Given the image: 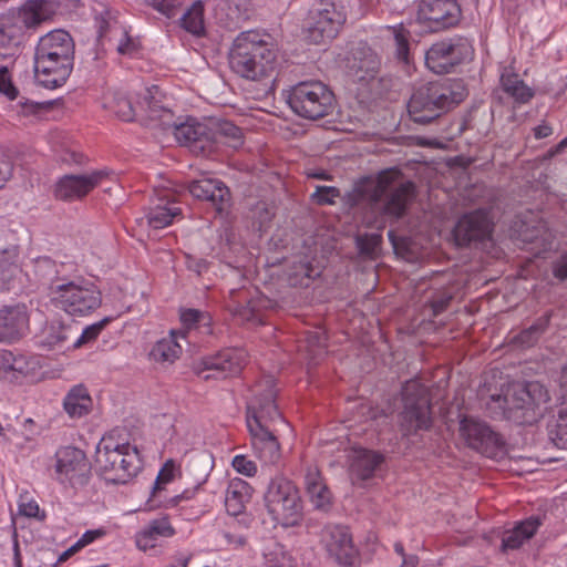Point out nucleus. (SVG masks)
<instances>
[{
  "label": "nucleus",
  "mask_w": 567,
  "mask_h": 567,
  "mask_svg": "<svg viewBox=\"0 0 567 567\" xmlns=\"http://www.w3.org/2000/svg\"><path fill=\"white\" fill-rule=\"evenodd\" d=\"M346 21V14L332 0H317L309 9L305 23V38L312 44L333 39Z\"/></svg>",
  "instance_id": "obj_12"
},
{
  "label": "nucleus",
  "mask_w": 567,
  "mask_h": 567,
  "mask_svg": "<svg viewBox=\"0 0 567 567\" xmlns=\"http://www.w3.org/2000/svg\"><path fill=\"white\" fill-rule=\"evenodd\" d=\"M219 535L221 538V544L234 549L241 548L247 544V538L245 535L233 532L230 529L221 530Z\"/></svg>",
  "instance_id": "obj_56"
},
{
  "label": "nucleus",
  "mask_w": 567,
  "mask_h": 567,
  "mask_svg": "<svg viewBox=\"0 0 567 567\" xmlns=\"http://www.w3.org/2000/svg\"><path fill=\"white\" fill-rule=\"evenodd\" d=\"M343 195L338 187L334 186H316L315 192L310 195V199L312 203L324 206V205H333L336 204L337 198H341L343 202Z\"/></svg>",
  "instance_id": "obj_48"
},
{
  "label": "nucleus",
  "mask_w": 567,
  "mask_h": 567,
  "mask_svg": "<svg viewBox=\"0 0 567 567\" xmlns=\"http://www.w3.org/2000/svg\"><path fill=\"white\" fill-rule=\"evenodd\" d=\"M181 27L187 32L199 37L204 33V6L200 0L194 1L179 19Z\"/></svg>",
  "instance_id": "obj_41"
},
{
  "label": "nucleus",
  "mask_w": 567,
  "mask_h": 567,
  "mask_svg": "<svg viewBox=\"0 0 567 567\" xmlns=\"http://www.w3.org/2000/svg\"><path fill=\"white\" fill-rule=\"evenodd\" d=\"M121 38L117 41L116 50L120 54L132 55L137 51V43L128 35L127 31L120 29Z\"/></svg>",
  "instance_id": "obj_57"
},
{
  "label": "nucleus",
  "mask_w": 567,
  "mask_h": 567,
  "mask_svg": "<svg viewBox=\"0 0 567 567\" xmlns=\"http://www.w3.org/2000/svg\"><path fill=\"white\" fill-rule=\"evenodd\" d=\"M246 360V353L240 349H225L215 355L207 357L203 360V369L198 370L197 373L202 375L204 380L210 378H227L230 375L238 374Z\"/></svg>",
  "instance_id": "obj_20"
},
{
  "label": "nucleus",
  "mask_w": 567,
  "mask_h": 567,
  "mask_svg": "<svg viewBox=\"0 0 567 567\" xmlns=\"http://www.w3.org/2000/svg\"><path fill=\"white\" fill-rule=\"evenodd\" d=\"M466 95L460 80L429 82L414 90L408 102V112L413 122L429 124L458 105Z\"/></svg>",
  "instance_id": "obj_5"
},
{
  "label": "nucleus",
  "mask_w": 567,
  "mask_h": 567,
  "mask_svg": "<svg viewBox=\"0 0 567 567\" xmlns=\"http://www.w3.org/2000/svg\"><path fill=\"white\" fill-rule=\"evenodd\" d=\"M55 456V472L61 482L76 485L84 484L87 481L89 464L82 450L64 446L56 452Z\"/></svg>",
  "instance_id": "obj_19"
},
{
  "label": "nucleus",
  "mask_w": 567,
  "mask_h": 567,
  "mask_svg": "<svg viewBox=\"0 0 567 567\" xmlns=\"http://www.w3.org/2000/svg\"><path fill=\"white\" fill-rule=\"evenodd\" d=\"M110 321L111 319L106 317L93 324L87 326L82 331V333L72 342V349H79L94 341Z\"/></svg>",
  "instance_id": "obj_49"
},
{
  "label": "nucleus",
  "mask_w": 567,
  "mask_h": 567,
  "mask_svg": "<svg viewBox=\"0 0 567 567\" xmlns=\"http://www.w3.org/2000/svg\"><path fill=\"white\" fill-rule=\"evenodd\" d=\"M452 298H453V296L449 291H441V292L435 293V296H433L432 299L430 300V306H431L433 316L436 317L440 313H442L450 305Z\"/></svg>",
  "instance_id": "obj_58"
},
{
  "label": "nucleus",
  "mask_w": 567,
  "mask_h": 567,
  "mask_svg": "<svg viewBox=\"0 0 567 567\" xmlns=\"http://www.w3.org/2000/svg\"><path fill=\"white\" fill-rule=\"evenodd\" d=\"M553 274L559 280L567 279V251L554 264Z\"/></svg>",
  "instance_id": "obj_60"
},
{
  "label": "nucleus",
  "mask_w": 567,
  "mask_h": 567,
  "mask_svg": "<svg viewBox=\"0 0 567 567\" xmlns=\"http://www.w3.org/2000/svg\"><path fill=\"white\" fill-rule=\"evenodd\" d=\"M383 461V455L378 452L369 450H360L355 452L350 465V475L353 482L371 478Z\"/></svg>",
  "instance_id": "obj_33"
},
{
  "label": "nucleus",
  "mask_w": 567,
  "mask_h": 567,
  "mask_svg": "<svg viewBox=\"0 0 567 567\" xmlns=\"http://www.w3.org/2000/svg\"><path fill=\"white\" fill-rule=\"evenodd\" d=\"M307 342L311 348L323 349L327 346V338L323 332H309L307 336Z\"/></svg>",
  "instance_id": "obj_62"
},
{
  "label": "nucleus",
  "mask_w": 567,
  "mask_h": 567,
  "mask_svg": "<svg viewBox=\"0 0 567 567\" xmlns=\"http://www.w3.org/2000/svg\"><path fill=\"white\" fill-rule=\"evenodd\" d=\"M181 320L185 327L193 328L200 323L207 324L209 318L199 310L185 309L181 313Z\"/></svg>",
  "instance_id": "obj_54"
},
{
  "label": "nucleus",
  "mask_w": 567,
  "mask_h": 567,
  "mask_svg": "<svg viewBox=\"0 0 567 567\" xmlns=\"http://www.w3.org/2000/svg\"><path fill=\"white\" fill-rule=\"evenodd\" d=\"M324 546L328 554L341 566H353L358 559V550L351 534L344 526H332L324 533Z\"/></svg>",
  "instance_id": "obj_21"
},
{
  "label": "nucleus",
  "mask_w": 567,
  "mask_h": 567,
  "mask_svg": "<svg viewBox=\"0 0 567 567\" xmlns=\"http://www.w3.org/2000/svg\"><path fill=\"white\" fill-rule=\"evenodd\" d=\"M461 17L456 0H420L416 21L430 32H441L457 25Z\"/></svg>",
  "instance_id": "obj_14"
},
{
  "label": "nucleus",
  "mask_w": 567,
  "mask_h": 567,
  "mask_svg": "<svg viewBox=\"0 0 567 567\" xmlns=\"http://www.w3.org/2000/svg\"><path fill=\"white\" fill-rule=\"evenodd\" d=\"M514 236L523 244L533 245L537 255L550 250L554 243V234L542 219L520 220L514 227Z\"/></svg>",
  "instance_id": "obj_27"
},
{
  "label": "nucleus",
  "mask_w": 567,
  "mask_h": 567,
  "mask_svg": "<svg viewBox=\"0 0 567 567\" xmlns=\"http://www.w3.org/2000/svg\"><path fill=\"white\" fill-rule=\"evenodd\" d=\"M267 38L255 30L239 33L228 54L231 71L250 81L271 76L276 69L277 53Z\"/></svg>",
  "instance_id": "obj_4"
},
{
  "label": "nucleus",
  "mask_w": 567,
  "mask_h": 567,
  "mask_svg": "<svg viewBox=\"0 0 567 567\" xmlns=\"http://www.w3.org/2000/svg\"><path fill=\"white\" fill-rule=\"evenodd\" d=\"M255 13L254 0H219L215 8L217 22L231 31L240 29Z\"/></svg>",
  "instance_id": "obj_23"
},
{
  "label": "nucleus",
  "mask_w": 567,
  "mask_h": 567,
  "mask_svg": "<svg viewBox=\"0 0 567 567\" xmlns=\"http://www.w3.org/2000/svg\"><path fill=\"white\" fill-rule=\"evenodd\" d=\"M277 390L270 377L258 382L247 404L246 423L255 455L265 464H276L281 456L280 444L270 425L284 422L276 404Z\"/></svg>",
  "instance_id": "obj_2"
},
{
  "label": "nucleus",
  "mask_w": 567,
  "mask_h": 567,
  "mask_svg": "<svg viewBox=\"0 0 567 567\" xmlns=\"http://www.w3.org/2000/svg\"><path fill=\"white\" fill-rule=\"evenodd\" d=\"M186 0H153V7L167 18L175 17Z\"/></svg>",
  "instance_id": "obj_53"
},
{
  "label": "nucleus",
  "mask_w": 567,
  "mask_h": 567,
  "mask_svg": "<svg viewBox=\"0 0 567 567\" xmlns=\"http://www.w3.org/2000/svg\"><path fill=\"white\" fill-rule=\"evenodd\" d=\"M28 330L29 315L24 305L3 306L0 309V342H16Z\"/></svg>",
  "instance_id": "obj_24"
},
{
  "label": "nucleus",
  "mask_w": 567,
  "mask_h": 567,
  "mask_svg": "<svg viewBox=\"0 0 567 567\" xmlns=\"http://www.w3.org/2000/svg\"><path fill=\"white\" fill-rule=\"evenodd\" d=\"M460 432L470 447L487 457H496L503 451L502 436L485 422L464 417L460 424Z\"/></svg>",
  "instance_id": "obj_17"
},
{
  "label": "nucleus",
  "mask_w": 567,
  "mask_h": 567,
  "mask_svg": "<svg viewBox=\"0 0 567 567\" xmlns=\"http://www.w3.org/2000/svg\"><path fill=\"white\" fill-rule=\"evenodd\" d=\"M182 353V347L176 341L174 333L168 337L158 340L151 350V358L156 362L173 363L179 358Z\"/></svg>",
  "instance_id": "obj_40"
},
{
  "label": "nucleus",
  "mask_w": 567,
  "mask_h": 567,
  "mask_svg": "<svg viewBox=\"0 0 567 567\" xmlns=\"http://www.w3.org/2000/svg\"><path fill=\"white\" fill-rule=\"evenodd\" d=\"M233 467L245 476L251 477L257 473V465L245 455H236L231 462Z\"/></svg>",
  "instance_id": "obj_55"
},
{
  "label": "nucleus",
  "mask_w": 567,
  "mask_h": 567,
  "mask_svg": "<svg viewBox=\"0 0 567 567\" xmlns=\"http://www.w3.org/2000/svg\"><path fill=\"white\" fill-rule=\"evenodd\" d=\"M380 68L381 61L378 54L370 48H364L359 52V56H354L351 70L358 81L368 82L378 75Z\"/></svg>",
  "instance_id": "obj_34"
},
{
  "label": "nucleus",
  "mask_w": 567,
  "mask_h": 567,
  "mask_svg": "<svg viewBox=\"0 0 567 567\" xmlns=\"http://www.w3.org/2000/svg\"><path fill=\"white\" fill-rule=\"evenodd\" d=\"M252 488L244 480L235 477L228 482L225 493V507L229 515L237 516L243 513L245 505L251 497Z\"/></svg>",
  "instance_id": "obj_31"
},
{
  "label": "nucleus",
  "mask_w": 567,
  "mask_h": 567,
  "mask_svg": "<svg viewBox=\"0 0 567 567\" xmlns=\"http://www.w3.org/2000/svg\"><path fill=\"white\" fill-rule=\"evenodd\" d=\"M549 320V313L539 317L530 327L522 330L517 336H515L514 342L523 348L533 347L540 336L547 330Z\"/></svg>",
  "instance_id": "obj_44"
},
{
  "label": "nucleus",
  "mask_w": 567,
  "mask_h": 567,
  "mask_svg": "<svg viewBox=\"0 0 567 567\" xmlns=\"http://www.w3.org/2000/svg\"><path fill=\"white\" fill-rule=\"evenodd\" d=\"M152 90H157V86L144 89L141 94L142 101L137 103V106L133 105L130 97L117 94L114 96L111 107L116 116L125 122L134 121L138 112H144L145 116L151 121L171 117V112L158 104V101L153 96Z\"/></svg>",
  "instance_id": "obj_18"
},
{
  "label": "nucleus",
  "mask_w": 567,
  "mask_h": 567,
  "mask_svg": "<svg viewBox=\"0 0 567 567\" xmlns=\"http://www.w3.org/2000/svg\"><path fill=\"white\" fill-rule=\"evenodd\" d=\"M551 133L553 128L547 123H542L534 128V136L538 140L548 137Z\"/></svg>",
  "instance_id": "obj_63"
},
{
  "label": "nucleus",
  "mask_w": 567,
  "mask_h": 567,
  "mask_svg": "<svg viewBox=\"0 0 567 567\" xmlns=\"http://www.w3.org/2000/svg\"><path fill=\"white\" fill-rule=\"evenodd\" d=\"M394 43H395V58L398 61L409 64L411 61L410 56V44H409V31L402 25L393 28Z\"/></svg>",
  "instance_id": "obj_47"
},
{
  "label": "nucleus",
  "mask_w": 567,
  "mask_h": 567,
  "mask_svg": "<svg viewBox=\"0 0 567 567\" xmlns=\"http://www.w3.org/2000/svg\"><path fill=\"white\" fill-rule=\"evenodd\" d=\"M63 406L71 417L86 415L92 406V399L87 389L83 385L73 386L64 398Z\"/></svg>",
  "instance_id": "obj_36"
},
{
  "label": "nucleus",
  "mask_w": 567,
  "mask_h": 567,
  "mask_svg": "<svg viewBox=\"0 0 567 567\" xmlns=\"http://www.w3.org/2000/svg\"><path fill=\"white\" fill-rule=\"evenodd\" d=\"M492 209L484 207L464 214L453 229L457 246L466 247L472 243H483L492 238L494 231Z\"/></svg>",
  "instance_id": "obj_15"
},
{
  "label": "nucleus",
  "mask_w": 567,
  "mask_h": 567,
  "mask_svg": "<svg viewBox=\"0 0 567 567\" xmlns=\"http://www.w3.org/2000/svg\"><path fill=\"white\" fill-rule=\"evenodd\" d=\"M395 174V171L389 169L380 172L375 177H360L344 193L343 204L349 208L364 205L371 212L378 210L379 216L364 218L371 227H383L384 219L396 221L403 218L415 197V186L412 182H403L391 187Z\"/></svg>",
  "instance_id": "obj_1"
},
{
  "label": "nucleus",
  "mask_w": 567,
  "mask_h": 567,
  "mask_svg": "<svg viewBox=\"0 0 567 567\" xmlns=\"http://www.w3.org/2000/svg\"><path fill=\"white\" fill-rule=\"evenodd\" d=\"M50 295L53 305L72 317L89 316L102 305L100 289L84 279L53 284Z\"/></svg>",
  "instance_id": "obj_9"
},
{
  "label": "nucleus",
  "mask_w": 567,
  "mask_h": 567,
  "mask_svg": "<svg viewBox=\"0 0 567 567\" xmlns=\"http://www.w3.org/2000/svg\"><path fill=\"white\" fill-rule=\"evenodd\" d=\"M214 127L215 146L218 143L227 144L233 148H238L243 145L244 136L240 127L236 126L229 121H212Z\"/></svg>",
  "instance_id": "obj_39"
},
{
  "label": "nucleus",
  "mask_w": 567,
  "mask_h": 567,
  "mask_svg": "<svg viewBox=\"0 0 567 567\" xmlns=\"http://www.w3.org/2000/svg\"><path fill=\"white\" fill-rule=\"evenodd\" d=\"M104 535L102 529L86 530L76 542L75 544L80 549L93 543L96 538Z\"/></svg>",
  "instance_id": "obj_61"
},
{
  "label": "nucleus",
  "mask_w": 567,
  "mask_h": 567,
  "mask_svg": "<svg viewBox=\"0 0 567 567\" xmlns=\"http://www.w3.org/2000/svg\"><path fill=\"white\" fill-rule=\"evenodd\" d=\"M0 93L6 95L10 101L18 97L19 91L13 85L9 68L7 65L0 66Z\"/></svg>",
  "instance_id": "obj_52"
},
{
  "label": "nucleus",
  "mask_w": 567,
  "mask_h": 567,
  "mask_svg": "<svg viewBox=\"0 0 567 567\" xmlns=\"http://www.w3.org/2000/svg\"><path fill=\"white\" fill-rule=\"evenodd\" d=\"M319 270L315 268L309 261H300L293 267L290 275V280L297 285L308 286V281L319 276Z\"/></svg>",
  "instance_id": "obj_50"
},
{
  "label": "nucleus",
  "mask_w": 567,
  "mask_h": 567,
  "mask_svg": "<svg viewBox=\"0 0 567 567\" xmlns=\"http://www.w3.org/2000/svg\"><path fill=\"white\" fill-rule=\"evenodd\" d=\"M306 491L317 509L326 511L331 504V493L317 470L309 471L305 477Z\"/></svg>",
  "instance_id": "obj_35"
},
{
  "label": "nucleus",
  "mask_w": 567,
  "mask_h": 567,
  "mask_svg": "<svg viewBox=\"0 0 567 567\" xmlns=\"http://www.w3.org/2000/svg\"><path fill=\"white\" fill-rule=\"evenodd\" d=\"M542 525L539 517L530 516L519 523L514 528L506 530L502 538L503 551L515 550L530 539Z\"/></svg>",
  "instance_id": "obj_30"
},
{
  "label": "nucleus",
  "mask_w": 567,
  "mask_h": 567,
  "mask_svg": "<svg viewBox=\"0 0 567 567\" xmlns=\"http://www.w3.org/2000/svg\"><path fill=\"white\" fill-rule=\"evenodd\" d=\"M175 534V529L171 525L168 517L163 516L151 520L140 533L136 535V546L141 550H147L156 546L159 537H171Z\"/></svg>",
  "instance_id": "obj_32"
},
{
  "label": "nucleus",
  "mask_w": 567,
  "mask_h": 567,
  "mask_svg": "<svg viewBox=\"0 0 567 567\" xmlns=\"http://www.w3.org/2000/svg\"><path fill=\"white\" fill-rule=\"evenodd\" d=\"M19 512L24 516L34 517L39 512V506L35 503L21 504Z\"/></svg>",
  "instance_id": "obj_64"
},
{
  "label": "nucleus",
  "mask_w": 567,
  "mask_h": 567,
  "mask_svg": "<svg viewBox=\"0 0 567 567\" xmlns=\"http://www.w3.org/2000/svg\"><path fill=\"white\" fill-rule=\"evenodd\" d=\"M45 19L42 0H28L20 8L0 14V59L14 60L31 32Z\"/></svg>",
  "instance_id": "obj_6"
},
{
  "label": "nucleus",
  "mask_w": 567,
  "mask_h": 567,
  "mask_svg": "<svg viewBox=\"0 0 567 567\" xmlns=\"http://www.w3.org/2000/svg\"><path fill=\"white\" fill-rule=\"evenodd\" d=\"M403 410L400 413V430L412 435L429 430L432 425L431 400L426 386L409 380L402 388Z\"/></svg>",
  "instance_id": "obj_10"
},
{
  "label": "nucleus",
  "mask_w": 567,
  "mask_h": 567,
  "mask_svg": "<svg viewBox=\"0 0 567 567\" xmlns=\"http://www.w3.org/2000/svg\"><path fill=\"white\" fill-rule=\"evenodd\" d=\"M73 66L74 61L34 58L35 78L47 89L62 86L71 75Z\"/></svg>",
  "instance_id": "obj_26"
},
{
  "label": "nucleus",
  "mask_w": 567,
  "mask_h": 567,
  "mask_svg": "<svg viewBox=\"0 0 567 567\" xmlns=\"http://www.w3.org/2000/svg\"><path fill=\"white\" fill-rule=\"evenodd\" d=\"M187 268L196 275L202 276L209 268V262L204 258L187 257Z\"/></svg>",
  "instance_id": "obj_59"
},
{
  "label": "nucleus",
  "mask_w": 567,
  "mask_h": 567,
  "mask_svg": "<svg viewBox=\"0 0 567 567\" xmlns=\"http://www.w3.org/2000/svg\"><path fill=\"white\" fill-rule=\"evenodd\" d=\"M75 44L72 37L64 30H53L41 37L34 58H51L74 61Z\"/></svg>",
  "instance_id": "obj_25"
},
{
  "label": "nucleus",
  "mask_w": 567,
  "mask_h": 567,
  "mask_svg": "<svg viewBox=\"0 0 567 567\" xmlns=\"http://www.w3.org/2000/svg\"><path fill=\"white\" fill-rule=\"evenodd\" d=\"M105 175L104 171H95L87 175H64L55 184V197L64 202L81 199L96 187Z\"/></svg>",
  "instance_id": "obj_22"
},
{
  "label": "nucleus",
  "mask_w": 567,
  "mask_h": 567,
  "mask_svg": "<svg viewBox=\"0 0 567 567\" xmlns=\"http://www.w3.org/2000/svg\"><path fill=\"white\" fill-rule=\"evenodd\" d=\"M549 441L558 449H567V403L564 402L557 413L547 423Z\"/></svg>",
  "instance_id": "obj_37"
},
{
  "label": "nucleus",
  "mask_w": 567,
  "mask_h": 567,
  "mask_svg": "<svg viewBox=\"0 0 567 567\" xmlns=\"http://www.w3.org/2000/svg\"><path fill=\"white\" fill-rule=\"evenodd\" d=\"M27 372L23 357H16L11 351H0V379H16Z\"/></svg>",
  "instance_id": "obj_45"
},
{
  "label": "nucleus",
  "mask_w": 567,
  "mask_h": 567,
  "mask_svg": "<svg viewBox=\"0 0 567 567\" xmlns=\"http://www.w3.org/2000/svg\"><path fill=\"white\" fill-rule=\"evenodd\" d=\"M549 401V392L540 382H517L502 390L501 394L491 395L486 410L494 419L532 424L543 416Z\"/></svg>",
  "instance_id": "obj_3"
},
{
  "label": "nucleus",
  "mask_w": 567,
  "mask_h": 567,
  "mask_svg": "<svg viewBox=\"0 0 567 567\" xmlns=\"http://www.w3.org/2000/svg\"><path fill=\"white\" fill-rule=\"evenodd\" d=\"M472 52L464 37H452L433 43L425 52V65L436 74H446L466 60Z\"/></svg>",
  "instance_id": "obj_13"
},
{
  "label": "nucleus",
  "mask_w": 567,
  "mask_h": 567,
  "mask_svg": "<svg viewBox=\"0 0 567 567\" xmlns=\"http://www.w3.org/2000/svg\"><path fill=\"white\" fill-rule=\"evenodd\" d=\"M287 103L298 116L316 121L330 115L336 97L328 85L320 81H302L287 92Z\"/></svg>",
  "instance_id": "obj_8"
},
{
  "label": "nucleus",
  "mask_w": 567,
  "mask_h": 567,
  "mask_svg": "<svg viewBox=\"0 0 567 567\" xmlns=\"http://www.w3.org/2000/svg\"><path fill=\"white\" fill-rule=\"evenodd\" d=\"M95 464L101 476L112 484H126L142 470L137 447L120 442L114 432L104 435L96 445Z\"/></svg>",
  "instance_id": "obj_7"
},
{
  "label": "nucleus",
  "mask_w": 567,
  "mask_h": 567,
  "mask_svg": "<svg viewBox=\"0 0 567 567\" xmlns=\"http://www.w3.org/2000/svg\"><path fill=\"white\" fill-rule=\"evenodd\" d=\"M181 214V209L173 203L157 204L147 213V223L154 229H161L172 224L174 217Z\"/></svg>",
  "instance_id": "obj_42"
},
{
  "label": "nucleus",
  "mask_w": 567,
  "mask_h": 567,
  "mask_svg": "<svg viewBox=\"0 0 567 567\" xmlns=\"http://www.w3.org/2000/svg\"><path fill=\"white\" fill-rule=\"evenodd\" d=\"M175 464L172 460L165 462L164 466L157 474V477L154 482V486L152 488L151 497L147 501L148 507L151 509L157 507H175L182 501L189 499L193 497L194 492L185 491L182 494H175L173 496L163 495L165 488L164 485L171 483L174 478Z\"/></svg>",
  "instance_id": "obj_29"
},
{
  "label": "nucleus",
  "mask_w": 567,
  "mask_h": 567,
  "mask_svg": "<svg viewBox=\"0 0 567 567\" xmlns=\"http://www.w3.org/2000/svg\"><path fill=\"white\" fill-rule=\"evenodd\" d=\"M266 567H298L296 559L280 544H275L265 554Z\"/></svg>",
  "instance_id": "obj_46"
},
{
  "label": "nucleus",
  "mask_w": 567,
  "mask_h": 567,
  "mask_svg": "<svg viewBox=\"0 0 567 567\" xmlns=\"http://www.w3.org/2000/svg\"><path fill=\"white\" fill-rule=\"evenodd\" d=\"M167 128L172 130L176 141L189 148L196 155H208L215 151V135L212 121L203 123L195 118H188L184 123L168 124Z\"/></svg>",
  "instance_id": "obj_16"
},
{
  "label": "nucleus",
  "mask_w": 567,
  "mask_h": 567,
  "mask_svg": "<svg viewBox=\"0 0 567 567\" xmlns=\"http://www.w3.org/2000/svg\"><path fill=\"white\" fill-rule=\"evenodd\" d=\"M501 84L503 90L519 103L528 102L534 95L532 90L517 74L503 73L501 76Z\"/></svg>",
  "instance_id": "obj_43"
},
{
  "label": "nucleus",
  "mask_w": 567,
  "mask_h": 567,
  "mask_svg": "<svg viewBox=\"0 0 567 567\" xmlns=\"http://www.w3.org/2000/svg\"><path fill=\"white\" fill-rule=\"evenodd\" d=\"M72 328L70 326H65L61 322L51 323L44 332V336L41 340L42 346L48 349H72V343L69 344L71 340Z\"/></svg>",
  "instance_id": "obj_38"
},
{
  "label": "nucleus",
  "mask_w": 567,
  "mask_h": 567,
  "mask_svg": "<svg viewBox=\"0 0 567 567\" xmlns=\"http://www.w3.org/2000/svg\"><path fill=\"white\" fill-rule=\"evenodd\" d=\"M189 193L197 199L210 202L217 213H223L230 203V192L224 182L217 178H202L188 185Z\"/></svg>",
  "instance_id": "obj_28"
},
{
  "label": "nucleus",
  "mask_w": 567,
  "mask_h": 567,
  "mask_svg": "<svg viewBox=\"0 0 567 567\" xmlns=\"http://www.w3.org/2000/svg\"><path fill=\"white\" fill-rule=\"evenodd\" d=\"M381 243L382 236L380 234H364L357 237V246L360 252L364 255L373 254Z\"/></svg>",
  "instance_id": "obj_51"
},
{
  "label": "nucleus",
  "mask_w": 567,
  "mask_h": 567,
  "mask_svg": "<svg viewBox=\"0 0 567 567\" xmlns=\"http://www.w3.org/2000/svg\"><path fill=\"white\" fill-rule=\"evenodd\" d=\"M265 505L272 519L295 526L301 518V498L297 486L284 476L274 477L265 493Z\"/></svg>",
  "instance_id": "obj_11"
}]
</instances>
